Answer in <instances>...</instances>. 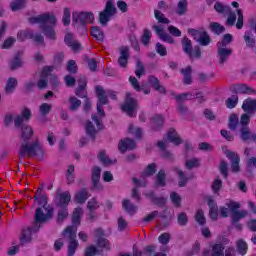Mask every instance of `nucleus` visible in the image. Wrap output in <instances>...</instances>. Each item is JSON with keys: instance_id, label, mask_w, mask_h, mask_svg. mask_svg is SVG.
<instances>
[{"instance_id": "nucleus-1", "label": "nucleus", "mask_w": 256, "mask_h": 256, "mask_svg": "<svg viewBox=\"0 0 256 256\" xmlns=\"http://www.w3.org/2000/svg\"><path fill=\"white\" fill-rule=\"evenodd\" d=\"M33 137V128L29 125H23L20 138V157H37L40 161L45 158V149L39 140L31 141Z\"/></svg>"}, {"instance_id": "nucleus-2", "label": "nucleus", "mask_w": 256, "mask_h": 256, "mask_svg": "<svg viewBox=\"0 0 256 256\" xmlns=\"http://www.w3.org/2000/svg\"><path fill=\"white\" fill-rule=\"evenodd\" d=\"M30 23L35 24L38 23L43 29V33L47 39H56L55 30L53 29V26L55 23H57V19L54 15L49 14H41L35 17H32L29 19Z\"/></svg>"}, {"instance_id": "nucleus-3", "label": "nucleus", "mask_w": 256, "mask_h": 256, "mask_svg": "<svg viewBox=\"0 0 256 256\" xmlns=\"http://www.w3.org/2000/svg\"><path fill=\"white\" fill-rule=\"evenodd\" d=\"M34 199H38L39 205L42 207L36 209L35 219L36 225L38 223H45L53 216V208L47 204V196H34Z\"/></svg>"}, {"instance_id": "nucleus-4", "label": "nucleus", "mask_w": 256, "mask_h": 256, "mask_svg": "<svg viewBox=\"0 0 256 256\" xmlns=\"http://www.w3.org/2000/svg\"><path fill=\"white\" fill-rule=\"evenodd\" d=\"M96 95L98 97L97 112L102 117H105V110H103V105H107L108 97H110V99H113V100L117 99V94L111 90H104L103 87L97 86Z\"/></svg>"}, {"instance_id": "nucleus-5", "label": "nucleus", "mask_w": 256, "mask_h": 256, "mask_svg": "<svg viewBox=\"0 0 256 256\" xmlns=\"http://www.w3.org/2000/svg\"><path fill=\"white\" fill-rule=\"evenodd\" d=\"M63 237L70 240L68 256L75 255V251H77V247H79V242L77 241V227H67L63 232Z\"/></svg>"}, {"instance_id": "nucleus-6", "label": "nucleus", "mask_w": 256, "mask_h": 256, "mask_svg": "<svg viewBox=\"0 0 256 256\" xmlns=\"http://www.w3.org/2000/svg\"><path fill=\"white\" fill-rule=\"evenodd\" d=\"M138 107H139V104L137 100L133 98V94H131V92H127L125 101L121 105V110L124 113H126L129 117H136Z\"/></svg>"}, {"instance_id": "nucleus-7", "label": "nucleus", "mask_w": 256, "mask_h": 256, "mask_svg": "<svg viewBox=\"0 0 256 256\" xmlns=\"http://www.w3.org/2000/svg\"><path fill=\"white\" fill-rule=\"evenodd\" d=\"M103 117L105 116H101V114L98 113V115H92V120L95 122L97 128H95L93 126V122L88 121L86 122V133L87 135H89L90 137H92V139H95V135H97V131L103 129V124L101 123V119H103Z\"/></svg>"}, {"instance_id": "nucleus-8", "label": "nucleus", "mask_w": 256, "mask_h": 256, "mask_svg": "<svg viewBox=\"0 0 256 256\" xmlns=\"http://www.w3.org/2000/svg\"><path fill=\"white\" fill-rule=\"evenodd\" d=\"M117 13V8L111 0L106 2L105 9L100 12V23L101 25H107L111 21V17Z\"/></svg>"}, {"instance_id": "nucleus-9", "label": "nucleus", "mask_w": 256, "mask_h": 256, "mask_svg": "<svg viewBox=\"0 0 256 256\" xmlns=\"http://www.w3.org/2000/svg\"><path fill=\"white\" fill-rule=\"evenodd\" d=\"M226 207H229L231 213H232V222L237 223L240 219H245V217L248 215L247 210H240L237 211L241 207V204L239 202L230 201L226 203Z\"/></svg>"}, {"instance_id": "nucleus-10", "label": "nucleus", "mask_w": 256, "mask_h": 256, "mask_svg": "<svg viewBox=\"0 0 256 256\" xmlns=\"http://www.w3.org/2000/svg\"><path fill=\"white\" fill-rule=\"evenodd\" d=\"M188 33H190L193 36V39L203 47H207V45L211 43V37H209V34H207V31L205 30L190 29L188 30Z\"/></svg>"}, {"instance_id": "nucleus-11", "label": "nucleus", "mask_w": 256, "mask_h": 256, "mask_svg": "<svg viewBox=\"0 0 256 256\" xmlns=\"http://www.w3.org/2000/svg\"><path fill=\"white\" fill-rule=\"evenodd\" d=\"M156 171L157 166L154 163L149 164L146 170L143 172L141 179L137 180V178H133V183H136L137 187H145L146 183L143 181V179H145V177H151V175H155Z\"/></svg>"}, {"instance_id": "nucleus-12", "label": "nucleus", "mask_w": 256, "mask_h": 256, "mask_svg": "<svg viewBox=\"0 0 256 256\" xmlns=\"http://www.w3.org/2000/svg\"><path fill=\"white\" fill-rule=\"evenodd\" d=\"M153 31H155L156 35H158L159 39L161 41H165V43L173 44L175 43V40L171 35H169L167 32H165V27L163 25H153L152 26Z\"/></svg>"}, {"instance_id": "nucleus-13", "label": "nucleus", "mask_w": 256, "mask_h": 256, "mask_svg": "<svg viewBox=\"0 0 256 256\" xmlns=\"http://www.w3.org/2000/svg\"><path fill=\"white\" fill-rule=\"evenodd\" d=\"M72 19L73 21H79L82 25H85V23H93L95 15L91 12L74 13Z\"/></svg>"}, {"instance_id": "nucleus-14", "label": "nucleus", "mask_w": 256, "mask_h": 256, "mask_svg": "<svg viewBox=\"0 0 256 256\" xmlns=\"http://www.w3.org/2000/svg\"><path fill=\"white\" fill-rule=\"evenodd\" d=\"M37 221H34V224L31 228H28L26 230H24L20 236V242L22 245H25V243H29L31 242V233L32 231H39V227H41L42 223H38L36 224Z\"/></svg>"}, {"instance_id": "nucleus-15", "label": "nucleus", "mask_w": 256, "mask_h": 256, "mask_svg": "<svg viewBox=\"0 0 256 256\" xmlns=\"http://www.w3.org/2000/svg\"><path fill=\"white\" fill-rule=\"evenodd\" d=\"M55 202L57 207H68L71 202V193L69 191L58 193Z\"/></svg>"}, {"instance_id": "nucleus-16", "label": "nucleus", "mask_w": 256, "mask_h": 256, "mask_svg": "<svg viewBox=\"0 0 256 256\" xmlns=\"http://www.w3.org/2000/svg\"><path fill=\"white\" fill-rule=\"evenodd\" d=\"M233 54V50L231 48H227L225 46H218V61L220 65H225L227 60Z\"/></svg>"}, {"instance_id": "nucleus-17", "label": "nucleus", "mask_w": 256, "mask_h": 256, "mask_svg": "<svg viewBox=\"0 0 256 256\" xmlns=\"http://www.w3.org/2000/svg\"><path fill=\"white\" fill-rule=\"evenodd\" d=\"M64 41L66 45H68V47H70L72 51H74V53H77V51H81V43H79V41H77V39L73 37V34L67 33L65 35Z\"/></svg>"}, {"instance_id": "nucleus-18", "label": "nucleus", "mask_w": 256, "mask_h": 256, "mask_svg": "<svg viewBox=\"0 0 256 256\" xmlns=\"http://www.w3.org/2000/svg\"><path fill=\"white\" fill-rule=\"evenodd\" d=\"M226 157L231 160V169L233 173H239V162L241 161V158H239V154L231 151L226 152Z\"/></svg>"}, {"instance_id": "nucleus-19", "label": "nucleus", "mask_w": 256, "mask_h": 256, "mask_svg": "<svg viewBox=\"0 0 256 256\" xmlns=\"http://www.w3.org/2000/svg\"><path fill=\"white\" fill-rule=\"evenodd\" d=\"M129 47L124 46L120 48V56L118 58V65L125 69L127 67V63L129 62Z\"/></svg>"}, {"instance_id": "nucleus-20", "label": "nucleus", "mask_w": 256, "mask_h": 256, "mask_svg": "<svg viewBox=\"0 0 256 256\" xmlns=\"http://www.w3.org/2000/svg\"><path fill=\"white\" fill-rule=\"evenodd\" d=\"M136 147H137V144H135V141L129 138L121 140L118 144V149L121 153H125V151H128V150L131 151Z\"/></svg>"}, {"instance_id": "nucleus-21", "label": "nucleus", "mask_w": 256, "mask_h": 256, "mask_svg": "<svg viewBox=\"0 0 256 256\" xmlns=\"http://www.w3.org/2000/svg\"><path fill=\"white\" fill-rule=\"evenodd\" d=\"M29 119H31V110L24 108L21 115L14 119V125L15 127H21V125H23L25 121H29Z\"/></svg>"}, {"instance_id": "nucleus-22", "label": "nucleus", "mask_w": 256, "mask_h": 256, "mask_svg": "<svg viewBox=\"0 0 256 256\" xmlns=\"http://www.w3.org/2000/svg\"><path fill=\"white\" fill-rule=\"evenodd\" d=\"M87 207L90 211L87 219H88V221H93L97 217L95 215V211H97V209H99L100 204H99V202H97V200L95 198H92L90 201H88Z\"/></svg>"}, {"instance_id": "nucleus-23", "label": "nucleus", "mask_w": 256, "mask_h": 256, "mask_svg": "<svg viewBox=\"0 0 256 256\" xmlns=\"http://www.w3.org/2000/svg\"><path fill=\"white\" fill-rule=\"evenodd\" d=\"M103 235H104L103 229H101V228L96 229L95 237H97V239H98L97 245H98V247H101L102 249L109 250L110 249L109 241L105 238H102Z\"/></svg>"}, {"instance_id": "nucleus-24", "label": "nucleus", "mask_w": 256, "mask_h": 256, "mask_svg": "<svg viewBox=\"0 0 256 256\" xmlns=\"http://www.w3.org/2000/svg\"><path fill=\"white\" fill-rule=\"evenodd\" d=\"M207 203L210 209V219L217 221V217H219V208H217V203H215V200H213L211 197L207 198Z\"/></svg>"}, {"instance_id": "nucleus-25", "label": "nucleus", "mask_w": 256, "mask_h": 256, "mask_svg": "<svg viewBox=\"0 0 256 256\" xmlns=\"http://www.w3.org/2000/svg\"><path fill=\"white\" fill-rule=\"evenodd\" d=\"M101 179V168L99 166H95L92 168V183L94 189H102L99 185V181Z\"/></svg>"}, {"instance_id": "nucleus-26", "label": "nucleus", "mask_w": 256, "mask_h": 256, "mask_svg": "<svg viewBox=\"0 0 256 256\" xmlns=\"http://www.w3.org/2000/svg\"><path fill=\"white\" fill-rule=\"evenodd\" d=\"M235 93L246 94V95H255V89L247 84H236L234 86Z\"/></svg>"}, {"instance_id": "nucleus-27", "label": "nucleus", "mask_w": 256, "mask_h": 256, "mask_svg": "<svg viewBox=\"0 0 256 256\" xmlns=\"http://www.w3.org/2000/svg\"><path fill=\"white\" fill-rule=\"evenodd\" d=\"M225 248L223 247V244H215L212 246V250H206L204 251V256H225L223 251Z\"/></svg>"}, {"instance_id": "nucleus-28", "label": "nucleus", "mask_w": 256, "mask_h": 256, "mask_svg": "<svg viewBox=\"0 0 256 256\" xmlns=\"http://www.w3.org/2000/svg\"><path fill=\"white\" fill-rule=\"evenodd\" d=\"M78 88L75 91V94L77 95V97H81L83 99V97H87V92L85 91V87H87V80L85 79V77H80L78 79Z\"/></svg>"}, {"instance_id": "nucleus-29", "label": "nucleus", "mask_w": 256, "mask_h": 256, "mask_svg": "<svg viewBox=\"0 0 256 256\" xmlns=\"http://www.w3.org/2000/svg\"><path fill=\"white\" fill-rule=\"evenodd\" d=\"M51 71H53V67L51 66H47L42 70V78L37 83L38 89H45V87H47V79H45V77H47Z\"/></svg>"}, {"instance_id": "nucleus-30", "label": "nucleus", "mask_w": 256, "mask_h": 256, "mask_svg": "<svg viewBox=\"0 0 256 256\" xmlns=\"http://www.w3.org/2000/svg\"><path fill=\"white\" fill-rule=\"evenodd\" d=\"M240 137L242 139V141H249V140H255L256 139V134L251 132V130L249 129V126H244V127H240Z\"/></svg>"}, {"instance_id": "nucleus-31", "label": "nucleus", "mask_w": 256, "mask_h": 256, "mask_svg": "<svg viewBox=\"0 0 256 256\" xmlns=\"http://www.w3.org/2000/svg\"><path fill=\"white\" fill-rule=\"evenodd\" d=\"M242 109L246 113H254L256 111V100L248 98L243 101Z\"/></svg>"}, {"instance_id": "nucleus-32", "label": "nucleus", "mask_w": 256, "mask_h": 256, "mask_svg": "<svg viewBox=\"0 0 256 256\" xmlns=\"http://www.w3.org/2000/svg\"><path fill=\"white\" fill-rule=\"evenodd\" d=\"M81 215H83V209L81 207H77L73 214H72V223L74 226H68V227H79L81 225Z\"/></svg>"}, {"instance_id": "nucleus-33", "label": "nucleus", "mask_w": 256, "mask_h": 256, "mask_svg": "<svg viewBox=\"0 0 256 256\" xmlns=\"http://www.w3.org/2000/svg\"><path fill=\"white\" fill-rule=\"evenodd\" d=\"M89 197V191L87 189H82L75 194V201L76 203L83 204Z\"/></svg>"}, {"instance_id": "nucleus-34", "label": "nucleus", "mask_w": 256, "mask_h": 256, "mask_svg": "<svg viewBox=\"0 0 256 256\" xmlns=\"http://www.w3.org/2000/svg\"><path fill=\"white\" fill-rule=\"evenodd\" d=\"M192 69H191V66H187L186 68H182L180 70V73L183 74V81H184V84L185 85H191L193 79L191 77V73H192Z\"/></svg>"}, {"instance_id": "nucleus-35", "label": "nucleus", "mask_w": 256, "mask_h": 256, "mask_svg": "<svg viewBox=\"0 0 256 256\" xmlns=\"http://www.w3.org/2000/svg\"><path fill=\"white\" fill-rule=\"evenodd\" d=\"M98 159L103 163V165H115L117 163V159L111 160L105 150H101L98 154Z\"/></svg>"}, {"instance_id": "nucleus-36", "label": "nucleus", "mask_w": 256, "mask_h": 256, "mask_svg": "<svg viewBox=\"0 0 256 256\" xmlns=\"http://www.w3.org/2000/svg\"><path fill=\"white\" fill-rule=\"evenodd\" d=\"M174 171L177 173L179 178V187H185L187 185V181H189L191 177H187V175H185V172H183V170H180L179 168H174Z\"/></svg>"}, {"instance_id": "nucleus-37", "label": "nucleus", "mask_w": 256, "mask_h": 256, "mask_svg": "<svg viewBox=\"0 0 256 256\" xmlns=\"http://www.w3.org/2000/svg\"><path fill=\"white\" fill-rule=\"evenodd\" d=\"M189 2L187 0H179L176 8L177 15H185L188 11Z\"/></svg>"}, {"instance_id": "nucleus-38", "label": "nucleus", "mask_w": 256, "mask_h": 256, "mask_svg": "<svg viewBox=\"0 0 256 256\" xmlns=\"http://www.w3.org/2000/svg\"><path fill=\"white\" fill-rule=\"evenodd\" d=\"M122 207L123 209H125L126 212L129 213V215H135V213H137V206L131 203L130 200H124L122 202Z\"/></svg>"}, {"instance_id": "nucleus-39", "label": "nucleus", "mask_w": 256, "mask_h": 256, "mask_svg": "<svg viewBox=\"0 0 256 256\" xmlns=\"http://www.w3.org/2000/svg\"><path fill=\"white\" fill-rule=\"evenodd\" d=\"M148 81L156 91H158L159 93H165V87L159 84V79H157L155 76H150L148 78Z\"/></svg>"}, {"instance_id": "nucleus-40", "label": "nucleus", "mask_w": 256, "mask_h": 256, "mask_svg": "<svg viewBox=\"0 0 256 256\" xmlns=\"http://www.w3.org/2000/svg\"><path fill=\"white\" fill-rule=\"evenodd\" d=\"M151 125H152V129L154 131H159V129H161V127H163V116H161V115L153 116Z\"/></svg>"}, {"instance_id": "nucleus-41", "label": "nucleus", "mask_w": 256, "mask_h": 256, "mask_svg": "<svg viewBox=\"0 0 256 256\" xmlns=\"http://www.w3.org/2000/svg\"><path fill=\"white\" fill-rule=\"evenodd\" d=\"M68 103L70 111H77L81 107V100H79L75 96H70L68 99Z\"/></svg>"}, {"instance_id": "nucleus-42", "label": "nucleus", "mask_w": 256, "mask_h": 256, "mask_svg": "<svg viewBox=\"0 0 256 256\" xmlns=\"http://www.w3.org/2000/svg\"><path fill=\"white\" fill-rule=\"evenodd\" d=\"M244 41L247 47H250V48L255 47L256 40H255V36L253 35V32L246 31L244 33Z\"/></svg>"}, {"instance_id": "nucleus-43", "label": "nucleus", "mask_w": 256, "mask_h": 256, "mask_svg": "<svg viewBox=\"0 0 256 256\" xmlns=\"http://www.w3.org/2000/svg\"><path fill=\"white\" fill-rule=\"evenodd\" d=\"M168 141L170 143H174V145H180L182 143L181 138H179V134L174 129H170L168 131Z\"/></svg>"}, {"instance_id": "nucleus-44", "label": "nucleus", "mask_w": 256, "mask_h": 256, "mask_svg": "<svg viewBox=\"0 0 256 256\" xmlns=\"http://www.w3.org/2000/svg\"><path fill=\"white\" fill-rule=\"evenodd\" d=\"M17 88V80L15 78H9L5 86V93L11 95Z\"/></svg>"}, {"instance_id": "nucleus-45", "label": "nucleus", "mask_w": 256, "mask_h": 256, "mask_svg": "<svg viewBox=\"0 0 256 256\" xmlns=\"http://www.w3.org/2000/svg\"><path fill=\"white\" fill-rule=\"evenodd\" d=\"M154 17L162 25H169L171 21L159 10H154Z\"/></svg>"}, {"instance_id": "nucleus-46", "label": "nucleus", "mask_w": 256, "mask_h": 256, "mask_svg": "<svg viewBox=\"0 0 256 256\" xmlns=\"http://www.w3.org/2000/svg\"><path fill=\"white\" fill-rule=\"evenodd\" d=\"M214 9L215 11H217V13H221V14L231 13V6L224 5L223 3H220V2L215 3Z\"/></svg>"}, {"instance_id": "nucleus-47", "label": "nucleus", "mask_w": 256, "mask_h": 256, "mask_svg": "<svg viewBox=\"0 0 256 256\" xmlns=\"http://www.w3.org/2000/svg\"><path fill=\"white\" fill-rule=\"evenodd\" d=\"M91 35L94 39H97V41H103L105 39V34L97 26L91 28Z\"/></svg>"}, {"instance_id": "nucleus-48", "label": "nucleus", "mask_w": 256, "mask_h": 256, "mask_svg": "<svg viewBox=\"0 0 256 256\" xmlns=\"http://www.w3.org/2000/svg\"><path fill=\"white\" fill-rule=\"evenodd\" d=\"M228 127L231 131H235V129L239 127V116H237V114L230 115Z\"/></svg>"}, {"instance_id": "nucleus-49", "label": "nucleus", "mask_w": 256, "mask_h": 256, "mask_svg": "<svg viewBox=\"0 0 256 256\" xmlns=\"http://www.w3.org/2000/svg\"><path fill=\"white\" fill-rule=\"evenodd\" d=\"M238 103H239L238 95H232L231 97L226 99V107L228 109H235V107H237Z\"/></svg>"}, {"instance_id": "nucleus-50", "label": "nucleus", "mask_w": 256, "mask_h": 256, "mask_svg": "<svg viewBox=\"0 0 256 256\" xmlns=\"http://www.w3.org/2000/svg\"><path fill=\"white\" fill-rule=\"evenodd\" d=\"M182 49L186 55H189L193 51V45L191 44V40H189V38H183Z\"/></svg>"}, {"instance_id": "nucleus-51", "label": "nucleus", "mask_w": 256, "mask_h": 256, "mask_svg": "<svg viewBox=\"0 0 256 256\" xmlns=\"http://www.w3.org/2000/svg\"><path fill=\"white\" fill-rule=\"evenodd\" d=\"M27 0H15L11 2L10 7L12 11H20V9H23L25 7V3Z\"/></svg>"}, {"instance_id": "nucleus-52", "label": "nucleus", "mask_w": 256, "mask_h": 256, "mask_svg": "<svg viewBox=\"0 0 256 256\" xmlns=\"http://www.w3.org/2000/svg\"><path fill=\"white\" fill-rule=\"evenodd\" d=\"M69 217V211L67 210V207H58V221L62 223V221H65Z\"/></svg>"}, {"instance_id": "nucleus-53", "label": "nucleus", "mask_w": 256, "mask_h": 256, "mask_svg": "<svg viewBox=\"0 0 256 256\" xmlns=\"http://www.w3.org/2000/svg\"><path fill=\"white\" fill-rule=\"evenodd\" d=\"M156 185L158 187H165V171L160 170L156 176Z\"/></svg>"}, {"instance_id": "nucleus-54", "label": "nucleus", "mask_w": 256, "mask_h": 256, "mask_svg": "<svg viewBox=\"0 0 256 256\" xmlns=\"http://www.w3.org/2000/svg\"><path fill=\"white\" fill-rule=\"evenodd\" d=\"M247 242H244L243 239H240L237 241V250L240 253V255H246L247 254Z\"/></svg>"}, {"instance_id": "nucleus-55", "label": "nucleus", "mask_w": 256, "mask_h": 256, "mask_svg": "<svg viewBox=\"0 0 256 256\" xmlns=\"http://www.w3.org/2000/svg\"><path fill=\"white\" fill-rule=\"evenodd\" d=\"M210 29L213 31V33H216V35H221V33L225 31V27L217 22L210 23Z\"/></svg>"}, {"instance_id": "nucleus-56", "label": "nucleus", "mask_w": 256, "mask_h": 256, "mask_svg": "<svg viewBox=\"0 0 256 256\" xmlns=\"http://www.w3.org/2000/svg\"><path fill=\"white\" fill-rule=\"evenodd\" d=\"M18 41H25V39H31L33 37V32L29 30H22L17 34Z\"/></svg>"}, {"instance_id": "nucleus-57", "label": "nucleus", "mask_w": 256, "mask_h": 256, "mask_svg": "<svg viewBox=\"0 0 256 256\" xmlns=\"http://www.w3.org/2000/svg\"><path fill=\"white\" fill-rule=\"evenodd\" d=\"M62 23H63V25H65V26L71 24V9H69V8H64Z\"/></svg>"}, {"instance_id": "nucleus-58", "label": "nucleus", "mask_w": 256, "mask_h": 256, "mask_svg": "<svg viewBox=\"0 0 256 256\" xmlns=\"http://www.w3.org/2000/svg\"><path fill=\"white\" fill-rule=\"evenodd\" d=\"M52 105L49 103H43L40 107H39V112L41 115H43L45 117V115H49V113H51V109H52Z\"/></svg>"}, {"instance_id": "nucleus-59", "label": "nucleus", "mask_w": 256, "mask_h": 256, "mask_svg": "<svg viewBox=\"0 0 256 256\" xmlns=\"http://www.w3.org/2000/svg\"><path fill=\"white\" fill-rule=\"evenodd\" d=\"M231 41H233V36L231 34H226L224 35L222 41L218 42L217 45L218 47H227Z\"/></svg>"}, {"instance_id": "nucleus-60", "label": "nucleus", "mask_w": 256, "mask_h": 256, "mask_svg": "<svg viewBox=\"0 0 256 256\" xmlns=\"http://www.w3.org/2000/svg\"><path fill=\"white\" fill-rule=\"evenodd\" d=\"M15 41H17L14 37H8L1 45V49H11L13 47Z\"/></svg>"}, {"instance_id": "nucleus-61", "label": "nucleus", "mask_w": 256, "mask_h": 256, "mask_svg": "<svg viewBox=\"0 0 256 256\" xmlns=\"http://www.w3.org/2000/svg\"><path fill=\"white\" fill-rule=\"evenodd\" d=\"M128 131L132 135H135V137H137V139H139V137H141V135H143V131L141 130V128L134 127L133 124H130V126L128 127Z\"/></svg>"}, {"instance_id": "nucleus-62", "label": "nucleus", "mask_w": 256, "mask_h": 256, "mask_svg": "<svg viewBox=\"0 0 256 256\" xmlns=\"http://www.w3.org/2000/svg\"><path fill=\"white\" fill-rule=\"evenodd\" d=\"M170 198L175 207H181V196L179 194L172 192Z\"/></svg>"}, {"instance_id": "nucleus-63", "label": "nucleus", "mask_w": 256, "mask_h": 256, "mask_svg": "<svg viewBox=\"0 0 256 256\" xmlns=\"http://www.w3.org/2000/svg\"><path fill=\"white\" fill-rule=\"evenodd\" d=\"M151 36H152L151 30L145 29L144 33L142 35V43H143V45H146V46L149 45V41H151Z\"/></svg>"}, {"instance_id": "nucleus-64", "label": "nucleus", "mask_w": 256, "mask_h": 256, "mask_svg": "<svg viewBox=\"0 0 256 256\" xmlns=\"http://www.w3.org/2000/svg\"><path fill=\"white\" fill-rule=\"evenodd\" d=\"M195 219L199 225H205L206 220H205V214L203 213V210H198Z\"/></svg>"}]
</instances>
